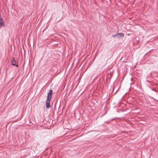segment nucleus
Listing matches in <instances>:
<instances>
[{"instance_id": "nucleus-1", "label": "nucleus", "mask_w": 158, "mask_h": 158, "mask_svg": "<svg viewBox=\"0 0 158 158\" xmlns=\"http://www.w3.org/2000/svg\"><path fill=\"white\" fill-rule=\"evenodd\" d=\"M52 90L50 89L47 94V98L46 102V107L47 109H49L51 107L50 101L52 99Z\"/></svg>"}, {"instance_id": "nucleus-2", "label": "nucleus", "mask_w": 158, "mask_h": 158, "mask_svg": "<svg viewBox=\"0 0 158 158\" xmlns=\"http://www.w3.org/2000/svg\"><path fill=\"white\" fill-rule=\"evenodd\" d=\"M12 64L13 65L16 66V67H19L18 63L17 61H16L14 58H13V60L11 61Z\"/></svg>"}, {"instance_id": "nucleus-3", "label": "nucleus", "mask_w": 158, "mask_h": 158, "mask_svg": "<svg viewBox=\"0 0 158 158\" xmlns=\"http://www.w3.org/2000/svg\"><path fill=\"white\" fill-rule=\"evenodd\" d=\"M4 20L2 18H0V29L2 27L4 26Z\"/></svg>"}, {"instance_id": "nucleus-4", "label": "nucleus", "mask_w": 158, "mask_h": 158, "mask_svg": "<svg viewBox=\"0 0 158 158\" xmlns=\"http://www.w3.org/2000/svg\"><path fill=\"white\" fill-rule=\"evenodd\" d=\"M123 34H122V33H120V34H116L115 36L117 37H121V36H123Z\"/></svg>"}, {"instance_id": "nucleus-5", "label": "nucleus", "mask_w": 158, "mask_h": 158, "mask_svg": "<svg viewBox=\"0 0 158 158\" xmlns=\"http://www.w3.org/2000/svg\"><path fill=\"white\" fill-rule=\"evenodd\" d=\"M56 103H55V104L54 105V109H56Z\"/></svg>"}, {"instance_id": "nucleus-6", "label": "nucleus", "mask_w": 158, "mask_h": 158, "mask_svg": "<svg viewBox=\"0 0 158 158\" xmlns=\"http://www.w3.org/2000/svg\"><path fill=\"white\" fill-rule=\"evenodd\" d=\"M71 138V137H69L68 138H69H69Z\"/></svg>"}, {"instance_id": "nucleus-7", "label": "nucleus", "mask_w": 158, "mask_h": 158, "mask_svg": "<svg viewBox=\"0 0 158 158\" xmlns=\"http://www.w3.org/2000/svg\"><path fill=\"white\" fill-rule=\"evenodd\" d=\"M78 84H79V81L77 83V85H78Z\"/></svg>"}, {"instance_id": "nucleus-8", "label": "nucleus", "mask_w": 158, "mask_h": 158, "mask_svg": "<svg viewBox=\"0 0 158 158\" xmlns=\"http://www.w3.org/2000/svg\"><path fill=\"white\" fill-rule=\"evenodd\" d=\"M77 138V137H75L74 138L76 139V138Z\"/></svg>"}, {"instance_id": "nucleus-9", "label": "nucleus", "mask_w": 158, "mask_h": 158, "mask_svg": "<svg viewBox=\"0 0 158 158\" xmlns=\"http://www.w3.org/2000/svg\"><path fill=\"white\" fill-rule=\"evenodd\" d=\"M79 62V59L78 60V62Z\"/></svg>"}]
</instances>
